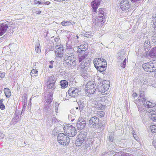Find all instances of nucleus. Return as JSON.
Wrapping results in <instances>:
<instances>
[{
	"label": "nucleus",
	"mask_w": 156,
	"mask_h": 156,
	"mask_svg": "<svg viewBox=\"0 0 156 156\" xmlns=\"http://www.w3.org/2000/svg\"><path fill=\"white\" fill-rule=\"evenodd\" d=\"M54 63V61H51L49 62L50 65H49L48 67L52 69L53 68V64Z\"/></svg>",
	"instance_id": "nucleus-46"
},
{
	"label": "nucleus",
	"mask_w": 156,
	"mask_h": 156,
	"mask_svg": "<svg viewBox=\"0 0 156 156\" xmlns=\"http://www.w3.org/2000/svg\"><path fill=\"white\" fill-rule=\"evenodd\" d=\"M131 6L129 0H121L120 3V8L125 12L128 11Z\"/></svg>",
	"instance_id": "nucleus-9"
},
{
	"label": "nucleus",
	"mask_w": 156,
	"mask_h": 156,
	"mask_svg": "<svg viewBox=\"0 0 156 156\" xmlns=\"http://www.w3.org/2000/svg\"><path fill=\"white\" fill-rule=\"evenodd\" d=\"M86 124V120L83 118H79L77 122L76 126L78 130H81L84 128Z\"/></svg>",
	"instance_id": "nucleus-13"
},
{
	"label": "nucleus",
	"mask_w": 156,
	"mask_h": 156,
	"mask_svg": "<svg viewBox=\"0 0 156 156\" xmlns=\"http://www.w3.org/2000/svg\"><path fill=\"white\" fill-rule=\"evenodd\" d=\"M5 94L7 98H9L11 95V92L10 89L7 88H5L4 89Z\"/></svg>",
	"instance_id": "nucleus-31"
},
{
	"label": "nucleus",
	"mask_w": 156,
	"mask_h": 156,
	"mask_svg": "<svg viewBox=\"0 0 156 156\" xmlns=\"http://www.w3.org/2000/svg\"><path fill=\"white\" fill-rule=\"evenodd\" d=\"M63 133L58 134L57 136V140L59 144L63 146H67L70 141V138Z\"/></svg>",
	"instance_id": "nucleus-2"
},
{
	"label": "nucleus",
	"mask_w": 156,
	"mask_h": 156,
	"mask_svg": "<svg viewBox=\"0 0 156 156\" xmlns=\"http://www.w3.org/2000/svg\"><path fill=\"white\" fill-rule=\"evenodd\" d=\"M107 65H103L102 66H100V67H98L95 68L98 71H99L102 73L104 74L105 73L106 70V69Z\"/></svg>",
	"instance_id": "nucleus-24"
},
{
	"label": "nucleus",
	"mask_w": 156,
	"mask_h": 156,
	"mask_svg": "<svg viewBox=\"0 0 156 156\" xmlns=\"http://www.w3.org/2000/svg\"><path fill=\"white\" fill-rule=\"evenodd\" d=\"M87 53L84 52V54H80L78 55V60L79 62H81L84 60L90 59L87 57Z\"/></svg>",
	"instance_id": "nucleus-19"
},
{
	"label": "nucleus",
	"mask_w": 156,
	"mask_h": 156,
	"mask_svg": "<svg viewBox=\"0 0 156 156\" xmlns=\"http://www.w3.org/2000/svg\"><path fill=\"white\" fill-rule=\"evenodd\" d=\"M149 56L152 58L156 56V47L153 48L150 51L149 54Z\"/></svg>",
	"instance_id": "nucleus-29"
},
{
	"label": "nucleus",
	"mask_w": 156,
	"mask_h": 156,
	"mask_svg": "<svg viewBox=\"0 0 156 156\" xmlns=\"http://www.w3.org/2000/svg\"><path fill=\"white\" fill-rule=\"evenodd\" d=\"M38 72L37 71L35 70V69H33L30 73V74L31 76H34V74H36V75H34V76H37L38 75Z\"/></svg>",
	"instance_id": "nucleus-38"
},
{
	"label": "nucleus",
	"mask_w": 156,
	"mask_h": 156,
	"mask_svg": "<svg viewBox=\"0 0 156 156\" xmlns=\"http://www.w3.org/2000/svg\"><path fill=\"white\" fill-rule=\"evenodd\" d=\"M0 108L3 110L5 108V106L3 104H0Z\"/></svg>",
	"instance_id": "nucleus-48"
},
{
	"label": "nucleus",
	"mask_w": 156,
	"mask_h": 156,
	"mask_svg": "<svg viewBox=\"0 0 156 156\" xmlns=\"http://www.w3.org/2000/svg\"><path fill=\"white\" fill-rule=\"evenodd\" d=\"M102 107L101 108V109L102 110L104 109L105 108V106L104 105H102Z\"/></svg>",
	"instance_id": "nucleus-64"
},
{
	"label": "nucleus",
	"mask_w": 156,
	"mask_h": 156,
	"mask_svg": "<svg viewBox=\"0 0 156 156\" xmlns=\"http://www.w3.org/2000/svg\"><path fill=\"white\" fill-rule=\"evenodd\" d=\"M8 28V25L6 22L0 25V35H3L6 31Z\"/></svg>",
	"instance_id": "nucleus-17"
},
{
	"label": "nucleus",
	"mask_w": 156,
	"mask_h": 156,
	"mask_svg": "<svg viewBox=\"0 0 156 156\" xmlns=\"http://www.w3.org/2000/svg\"><path fill=\"white\" fill-rule=\"evenodd\" d=\"M101 2L100 0H94L91 2V5L93 9L92 11L94 13H96L97 9L100 4Z\"/></svg>",
	"instance_id": "nucleus-15"
},
{
	"label": "nucleus",
	"mask_w": 156,
	"mask_h": 156,
	"mask_svg": "<svg viewBox=\"0 0 156 156\" xmlns=\"http://www.w3.org/2000/svg\"><path fill=\"white\" fill-rule=\"evenodd\" d=\"M64 61L69 66H74L76 65V61H75V58H74V55L73 54L70 53L66 55L65 56Z\"/></svg>",
	"instance_id": "nucleus-6"
},
{
	"label": "nucleus",
	"mask_w": 156,
	"mask_h": 156,
	"mask_svg": "<svg viewBox=\"0 0 156 156\" xmlns=\"http://www.w3.org/2000/svg\"><path fill=\"white\" fill-rule=\"evenodd\" d=\"M94 64L95 68L107 65L105 60L101 58H95L94 60Z\"/></svg>",
	"instance_id": "nucleus-12"
},
{
	"label": "nucleus",
	"mask_w": 156,
	"mask_h": 156,
	"mask_svg": "<svg viewBox=\"0 0 156 156\" xmlns=\"http://www.w3.org/2000/svg\"><path fill=\"white\" fill-rule=\"evenodd\" d=\"M58 106H55V111L56 112H57L58 111Z\"/></svg>",
	"instance_id": "nucleus-62"
},
{
	"label": "nucleus",
	"mask_w": 156,
	"mask_h": 156,
	"mask_svg": "<svg viewBox=\"0 0 156 156\" xmlns=\"http://www.w3.org/2000/svg\"><path fill=\"white\" fill-rule=\"evenodd\" d=\"M151 132L152 133H156V123H154V125H152L151 126H150Z\"/></svg>",
	"instance_id": "nucleus-37"
},
{
	"label": "nucleus",
	"mask_w": 156,
	"mask_h": 156,
	"mask_svg": "<svg viewBox=\"0 0 156 156\" xmlns=\"http://www.w3.org/2000/svg\"><path fill=\"white\" fill-rule=\"evenodd\" d=\"M34 1L35 3L36 4L39 5L41 4V2L37 1V0H34Z\"/></svg>",
	"instance_id": "nucleus-51"
},
{
	"label": "nucleus",
	"mask_w": 156,
	"mask_h": 156,
	"mask_svg": "<svg viewBox=\"0 0 156 156\" xmlns=\"http://www.w3.org/2000/svg\"><path fill=\"white\" fill-rule=\"evenodd\" d=\"M84 99H81L77 102L80 112L83 110V108L85 106V103L84 102Z\"/></svg>",
	"instance_id": "nucleus-22"
},
{
	"label": "nucleus",
	"mask_w": 156,
	"mask_h": 156,
	"mask_svg": "<svg viewBox=\"0 0 156 156\" xmlns=\"http://www.w3.org/2000/svg\"><path fill=\"white\" fill-rule=\"evenodd\" d=\"M105 9L104 8L103 9H99V11H98V14L99 15H101V14H104L105 15Z\"/></svg>",
	"instance_id": "nucleus-42"
},
{
	"label": "nucleus",
	"mask_w": 156,
	"mask_h": 156,
	"mask_svg": "<svg viewBox=\"0 0 156 156\" xmlns=\"http://www.w3.org/2000/svg\"><path fill=\"white\" fill-rule=\"evenodd\" d=\"M53 92L51 91L49 92V93L48 94L47 97L45 99V101L47 103L50 104L52 101V98L53 96Z\"/></svg>",
	"instance_id": "nucleus-25"
},
{
	"label": "nucleus",
	"mask_w": 156,
	"mask_h": 156,
	"mask_svg": "<svg viewBox=\"0 0 156 156\" xmlns=\"http://www.w3.org/2000/svg\"><path fill=\"white\" fill-rule=\"evenodd\" d=\"M150 114L151 115L150 119L156 121V110L151 109V111H150Z\"/></svg>",
	"instance_id": "nucleus-26"
},
{
	"label": "nucleus",
	"mask_w": 156,
	"mask_h": 156,
	"mask_svg": "<svg viewBox=\"0 0 156 156\" xmlns=\"http://www.w3.org/2000/svg\"><path fill=\"white\" fill-rule=\"evenodd\" d=\"M87 133H84L83 134H80L78 136V137L84 140V141H85L87 140L86 137Z\"/></svg>",
	"instance_id": "nucleus-32"
},
{
	"label": "nucleus",
	"mask_w": 156,
	"mask_h": 156,
	"mask_svg": "<svg viewBox=\"0 0 156 156\" xmlns=\"http://www.w3.org/2000/svg\"><path fill=\"white\" fill-rule=\"evenodd\" d=\"M64 49L62 46L58 47V46H56L55 48V52L56 56L58 57H61L63 56Z\"/></svg>",
	"instance_id": "nucleus-14"
},
{
	"label": "nucleus",
	"mask_w": 156,
	"mask_h": 156,
	"mask_svg": "<svg viewBox=\"0 0 156 156\" xmlns=\"http://www.w3.org/2000/svg\"><path fill=\"white\" fill-rule=\"evenodd\" d=\"M96 114V116L100 118L104 117L105 115V112L102 111H98Z\"/></svg>",
	"instance_id": "nucleus-33"
},
{
	"label": "nucleus",
	"mask_w": 156,
	"mask_h": 156,
	"mask_svg": "<svg viewBox=\"0 0 156 156\" xmlns=\"http://www.w3.org/2000/svg\"><path fill=\"white\" fill-rule=\"evenodd\" d=\"M145 107L144 105L142 106H138V111L140 112H145L146 109L144 108Z\"/></svg>",
	"instance_id": "nucleus-34"
},
{
	"label": "nucleus",
	"mask_w": 156,
	"mask_h": 156,
	"mask_svg": "<svg viewBox=\"0 0 156 156\" xmlns=\"http://www.w3.org/2000/svg\"><path fill=\"white\" fill-rule=\"evenodd\" d=\"M144 70L147 72H155L156 70V63L154 61L144 63L142 65Z\"/></svg>",
	"instance_id": "nucleus-3"
},
{
	"label": "nucleus",
	"mask_w": 156,
	"mask_h": 156,
	"mask_svg": "<svg viewBox=\"0 0 156 156\" xmlns=\"http://www.w3.org/2000/svg\"><path fill=\"white\" fill-rule=\"evenodd\" d=\"M86 92L90 94H94L98 88L94 81L88 82L86 85Z\"/></svg>",
	"instance_id": "nucleus-5"
},
{
	"label": "nucleus",
	"mask_w": 156,
	"mask_h": 156,
	"mask_svg": "<svg viewBox=\"0 0 156 156\" xmlns=\"http://www.w3.org/2000/svg\"><path fill=\"white\" fill-rule=\"evenodd\" d=\"M106 121L105 120H103L100 123L99 122V125L98 126V130H102L104 129L105 126V123Z\"/></svg>",
	"instance_id": "nucleus-27"
},
{
	"label": "nucleus",
	"mask_w": 156,
	"mask_h": 156,
	"mask_svg": "<svg viewBox=\"0 0 156 156\" xmlns=\"http://www.w3.org/2000/svg\"><path fill=\"white\" fill-rule=\"evenodd\" d=\"M155 37H154L152 39H153V42L155 44H156V39L154 38Z\"/></svg>",
	"instance_id": "nucleus-54"
},
{
	"label": "nucleus",
	"mask_w": 156,
	"mask_h": 156,
	"mask_svg": "<svg viewBox=\"0 0 156 156\" xmlns=\"http://www.w3.org/2000/svg\"><path fill=\"white\" fill-rule=\"evenodd\" d=\"M44 3L45 4L47 5H48L51 3L50 2L48 1L45 2Z\"/></svg>",
	"instance_id": "nucleus-57"
},
{
	"label": "nucleus",
	"mask_w": 156,
	"mask_h": 156,
	"mask_svg": "<svg viewBox=\"0 0 156 156\" xmlns=\"http://www.w3.org/2000/svg\"><path fill=\"white\" fill-rule=\"evenodd\" d=\"M124 50H119L118 53L117 59L118 61L120 62L122 60L124 57Z\"/></svg>",
	"instance_id": "nucleus-20"
},
{
	"label": "nucleus",
	"mask_w": 156,
	"mask_h": 156,
	"mask_svg": "<svg viewBox=\"0 0 156 156\" xmlns=\"http://www.w3.org/2000/svg\"><path fill=\"white\" fill-rule=\"evenodd\" d=\"M91 60L90 59L84 60L80 64L79 69L81 75L84 79H87L88 76L87 71L90 66Z\"/></svg>",
	"instance_id": "nucleus-1"
},
{
	"label": "nucleus",
	"mask_w": 156,
	"mask_h": 156,
	"mask_svg": "<svg viewBox=\"0 0 156 156\" xmlns=\"http://www.w3.org/2000/svg\"><path fill=\"white\" fill-rule=\"evenodd\" d=\"M92 35H93L91 33V32H86L83 35V36L84 37H87L88 38H90L92 37Z\"/></svg>",
	"instance_id": "nucleus-36"
},
{
	"label": "nucleus",
	"mask_w": 156,
	"mask_h": 156,
	"mask_svg": "<svg viewBox=\"0 0 156 156\" xmlns=\"http://www.w3.org/2000/svg\"><path fill=\"white\" fill-rule=\"evenodd\" d=\"M75 117V116L74 114H73V115H68V118L72 122H73L74 120Z\"/></svg>",
	"instance_id": "nucleus-40"
},
{
	"label": "nucleus",
	"mask_w": 156,
	"mask_h": 156,
	"mask_svg": "<svg viewBox=\"0 0 156 156\" xmlns=\"http://www.w3.org/2000/svg\"><path fill=\"white\" fill-rule=\"evenodd\" d=\"M144 96V94H143V92H142L141 93H140V98L142 97V98Z\"/></svg>",
	"instance_id": "nucleus-55"
},
{
	"label": "nucleus",
	"mask_w": 156,
	"mask_h": 156,
	"mask_svg": "<svg viewBox=\"0 0 156 156\" xmlns=\"http://www.w3.org/2000/svg\"><path fill=\"white\" fill-rule=\"evenodd\" d=\"M5 75V72H3L0 73V77L2 78H3Z\"/></svg>",
	"instance_id": "nucleus-49"
},
{
	"label": "nucleus",
	"mask_w": 156,
	"mask_h": 156,
	"mask_svg": "<svg viewBox=\"0 0 156 156\" xmlns=\"http://www.w3.org/2000/svg\"><path fill=\"white\" fill-rule=\"evenodd\" d=\"M152 17L153 19H154V20H155L156 19V15L153 16Z\"/></svg>",
	"instance_id": "nucleus-63"
},
{
	"label": "nucleus",
	"mask_w": 156,
	"mask_h": 156,
	"mask_svg": "<svg viewBox=\"0 0 156 156\" xmlns=\"http://www.w3.org/2000/svg\"><path fill=\"white\" fill-rule=\"evenodd\" d=\"M84 140H82L77 137L75 144L76 146H80L81 145L83 147V146L84 144Z\"/></svg>",
	"instance_id": "nucleus-23"
},
{
	"label": "nucleus",
	"mask_w": 156,
	"mask_h": 156,
	"mask_svg": "<svg viewBox=\"0 0 156 156\" xmlns=\"http://www.w3.org/2000/svg\"><path fill=\"white\" fill-rule=\"evenodd\" d=\"M132 96L133 97H137V94L136 93H133L132 94Z\"/></svg>",
	"instance_id": "nucleus-53"
},
{
	"label": "nucleus",
	"mask_w": 156,
	"mask_h": 156,
	"mask_svg": "<svg viewBox=\"0 0 156 156\" xmlns=\"http://www.w3.org/2000/svg\"><path fill=\"white\" fill-rule=\"evenodd\" d=\"M153 144L154 146V147L156 149V142H154L152 143Z\"/></svg>",
	"instance_id": "nucleus-58"
},
{
	"label": "nucleus",
	"mask_w": 156,
	"mask_h": 156,
	"mask_svg": "<svg viewBox=\"0 0 156 156\" xmlns=\"http://www.w3.org/2000/svg\"><path fill=\"white\" fill-rule=\"evenodd\" d=\"M130 0L133 2H139L140 1V0Z\"/></svg>",
	"instance_id": "nucleus-56"
},
{
	"label": "nucleus",
	"mask_w": 156,
	"mask_h": 156,
	"mask_svg": "<svg viewBox=\"0 0 156 156\" xmlns=\"http://www.w3.org/2000/svg\"><path fill=\"white\" fill-rule=\"evenodd\" d=\"M55 76L53 75L50 76L47 80V88L49 89L54 90L55 88Z\"/></svg>",
	"instance_id": "nucleus-10"
},
{
	"label": "nucleus",
	"mask_w": 156,
	"mask_h": 156,
	"mask_svg": "<svg viewBox=\"0 0 156 156\" xmlns=\"http://www.w3.org/2000/svg\"><path fill=\"white\" fill-rule=\"evenodd\" d=\"M77 52L79 53H82L83 54H84L85 51H86V50H82L78 46L77 48Z\"/></svg>",
	"instance_id": "nucleus-45"
},
{
	"label": "nucleus",
	"mask_w": 156,
	"mask_h": 156,
	"mask_svg": "<svg viewBox=\"0 0 156 156\" xmlns=\"http://www.w3.org/2000/svg\"><path fill=\"white\" fill-rule=\"evenodd\" d=\"M60 85L61 86V87L62 88H65L67 87L68 85V82L66 80H63L60 81Z\"/></svg>",
	"instance_id": "nucleus-30"
},
{
	"label": "nucleus",
	"mask_w": 156,
	"mask_h": 156,
	"mask_svg": "<svg viewBox=\"0 0 156 156\" xmlns=\"http://www.w3.org/2000/svg\"><path fill=\"white\" fill-rule=\"evenodd\" d=\"M99 122V119L98 117L93 116L89 120V125L91 128H94L95 130H98Z\"/></svg>",
	"instance_id": "nucleus-7"
},
{
	"label": "nucleus",
	"mask_w": 156,
	"mask_h": 156,
	"mask_svg": "<svg viewBox=\"0 0 156 156\" xmlns=\"http://www.w3.org/2000/svg\"><path fill=\"white\" fill-rule=\"evenodd\" d=\"M36 13L37 14H39L41 13V11H40V10H36Z\"/></svg>",
	"instance_id": "nucleus-52"
},
{
	"label": "nucleus",
	"mask_w": 156,
	"mask_h": 156,
	"mask_svg": "<svg viewBox=\"0 0 156 156\" xmlns=\"http://www.w3.org/2000/svg\"><path fill=\"white\" fill-rule=\"evenodd\" d=\"M35 50L38 53H39L41 51V47L38 46L37 44L36 45Z\"/></svg>",
	"instance_id": "nucleus-43"
},
{
	"label": "nucleus",
	"mask_w": 156,
	"mask_h": 156,
	"mask_svg": "<svg viewBox=\"0 0 156 156\" xmlns=\"http://www.w3.org/2000/svg\"><path fill=\"white\" fill-rule=\"evenodd\" d=\"M92 143V140L91 139L87 138V140L85 141L83 147L84 148H87L89 147Z\"/></svg>",
	"instance_id": "nucleus-21"
},
{
	"label": "nucleus",
	"mask_w": 156,
	"mask_h": 156,
	"mask_svg": "<svg viewBox=\"0 0 156 156\" xmlns=\"http://www.w3.org/2000/svg\"><path fill=\"white\" fill-rule=\"evenodd\" d=\"M76 38H75V39L77 40V41H79V40H78V39H79V36H78V35L77 34L76 36Z\"/></svg>",
	"instance_id": "nucleus-59"
},
{
	"label": "nucleus",
	"mask_w": 156,
	"mask_h": 156,
	"mask_svg": "<svg viewBox=\"0 0 156 156\" xmlns=\"http://www.w3.org/2000/svg\"><path fill=\"white\" fill-rule=\"evenodd\" d=\"M78 47L80 48L81 49L83 50H86H86L84 45H81Z\"/></svg>",
	"instance_id": "nucleus-50"
},
{
	"label": "nucleus",
	"mask_w": 156,
	"mask_h": 156,
	"mask_svg": "<svg viewBox=\"0 0 156 156\" xmlns=\"http://www.w3.org/2000/svg\"><path fill=\"white\" fill-rule=\"evenodd\" d=\"M72 23H73V22L65 21L62 22L61 23V24L63 26H66L69 25H70V23L72 24Z\"/></svg>",
	"instance_id": "nucleus-35"
},
{
	"label": "nucleus",
	"mask_w": 156,
	"mask_h": 156,
	"mask_svg": "<svg viewBox=\"0 0 156 156\" xmlns=\"http://www.w3.org/2000/svg\"><path fill=\"white\" fill-rule=\"evenodd\" d=\"M109 87V84H103L101 85V86L99 87L98 88V91L101 92V93H105V94L107 93V92L105 93V92L108 89Z\"/></svg>",
	"instance_id": "nucleus-16"
},
{
	"label": "nucleus",
	"mask_w": 156,
	"mask_h": 156,
	"mask_svg": "<svg viewBox=\"0 0 156 156\" xmlns=\"http://www.w3.org/2000/svg\"><path fill=\"white\" fill-rule=\"evenodd\" d=\"M81 90L79 88L72 87L70 88L68 91L69 95L74 98H77L81 94Z\"/></svg>",
	"instance_id": "nucleus-8"
},
{
	"label": "nucleus",
	"mask_w": 156,
	"mask_h": 156,
	"mask_svg": "<svg viewBox=\"0 0 156 156\" xmlns=\"http://www.w3.org/2000/svg\"><path fill=\"white\" fill-rule=\"evenodd\" d=\"M126 58H125L123 61L121 63V66L123 68H124L125 67L126 65Z\"/></svg>",
	"instance_id": "nucleus-44"
},
{
	"label": "nucleus",
	"mask_w": 156,
	"mask_h": 156,
	"mask_svg": "<svg viewBox=\"0 0 156 156\" xmlns=\"http://www.w3.org/2000/svg\"><path fill=\"white\" fill-rule=\"evenodd\" d=\"M64 130L67 135L70 137L74 136L76 134V130L75 127L70 125H65Z\"/></svg>",
	"instance_id": "nucleus-4"
},
{
	"label": "nucleus",
	"mask_w": 156,
	"mask_h": 156,
	"mask_svg": "<svg viewBox=\"0 0 156 156\" xmlns=\"http://www.w3.org/2000/svg\"><path fill=\"white\" fill-rule=\"evenodd\" d=\"M144 48L147 49V50H149L151 48V45L150 44V41L147 38L145 40H144Z\"/></svg>",
	"instance_id": "nucleus-28"
},
{
	"label": "nucleus",
	"mask_w": 156,
	"mask_h": 156,
	"mask_svg": "<svg viewBox=\"0 0 156 156\" xmlns=\"http://www.w3.org/2000/svg\"><path fill=\"white\" fill-rule=\"evenodd\" d=\"M47 116H48V117L46 120V125L48 126H51L52 124L53 121L55 122V119L54 116L52 117V115H47Z\"/></svg>",
	"instance_id": "nucleus-18"
},
{
	"label": "nucleus",
	"mask_w": 156,
	"mask_h": 156,
	"mask_svg": "<svg viewBox=\"0 0 156 156\" xmlns=\"http://www.w3.org/2000/svg\"><path fill=\"white\" fill-rule=\"evenodd\" d=\"M74 111L73 109H71L70 110L71 113H72L73 114H74Z\"/></svg>",
	"instance_id": "nucleus-60"
},
{
	"label": "nucleus",
	"mask_w": 156,
	"mask_h": 156,
	"mask_svg": "<svg viewBox=\"0 0 156 156\" xmlns=\"http://www.w3.org/2000/svg\"><path fill=\"white\" fill-rule=\"evenodd\" d=\"M114 134L113 133H111V134H109L108 136V139L109 140V141L111 142H113L114 140Z\"/></svg>",
	"instance_id": "nucleus-41"
},
{
	"label": "nucleus",
	"mask_w": 156,
	"mask_h": 156,
	"mask_svg": "<svg viewBox=\"0 0 156 156\" xmlns=\"http://www.w3.org/2000/svg\"><path fill=\"white\" fill-rule=\"evenodd\" d=\"M139 101L140 102H142L143 105L145 107L151 108H152L156 105V103L154 102H152L150 101H148L146 98H143L141 99H138Z\"/></svg>",
	"instance_id": "nucleus-11"
},
{
	"label": "nucleus",
	"mask_w": 156,
	"mask_h": 156,
	"mask_svg": "<svg viewBox=\"0 0 156 156\" xmlns=\"http://www.w3.org/2000/svg\"><path fill=\"white\" fill-rule=\"evenodd\" d=\"M19 114V112H18L17 111H16L15 113V116L14 117V118L13 119V120H14V121H17L18 119H19V116H18Z\"/></svg>",
	"instance_id": "nucleus-39"
},
{
	"label": "nucleus",
	"mask_w": 156,
	"mask_h": 156,
	"mask_svg": "<svg viewBox=\"0 0 156 156\" xmlns=\"http://www.w3.org/2000/svg\"><path fill=\"white\" fill-rule=\"evenodd\" d=\"M98 18H101V19H103L105 18V16H106L105 15L102 14H101V15L98 14Z\"/></svg>",
	"instance_id": "nucleus-47"
},
{
	"label": "nucleus",
	"mask_w": 156,
	"mask_h": 156,
	"mask_svg": "<svg viewBox=\"0 0 156 156\" xmlns=\"http://www.w3.org/2000/svg\"><path fill=\"white\" fill-rule=\"evenodd\" d=\"M127 153H124V154H121V156H127Z\"/></svg>",
	"instance_id": "nucleus-61"
}]
</instances>
